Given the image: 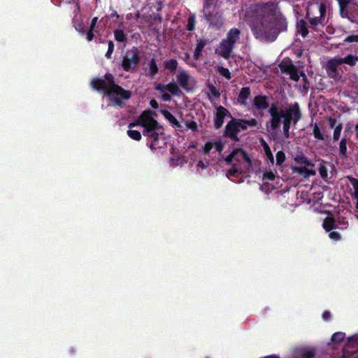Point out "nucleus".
Masks as SVG:
<instances>
[{
  "label": "nucleus",
  "mask_w": 358,
  "mask_h": 358,
  "mask_svg": "<svg viewBox=\"0 0 358 358\" xmlns=\"http://www.w3.org/2000/svg\"><path fill=\"white\" fill-rule=\"evenodd\" d=\"M285 20L273 12L257 16L252 22V29L257 38L273 41L278 34L286 29Z\"/></svg>",
  "instance_id": "1"
},
{
  "label": "nucleus",
  "mask_w": 358,
  "mask_h": 358,
  "mask_svg": "<svg viewBox=\"0 0 358 358\" xmlns=\"http://www.w3.org/2000/svg\"><path fill=\"white\" fill-rule=\"evenodd\" d=\"M271 115V127L272 130H277L280 125L281 120L283 118V132L286 138H289V129L291 121L295 123L301 118V113L299 105L294 104L285 110L280 109L275 104H272L268 110Z\"/></svg>",
  "instance_id": "2"
},
{
  "label": "nucleus",
  "mask_w": 358,
  "mask_h": 358,
  "mask_svg": "<svg viewBox=\"0 0 358 358\" xmlns=\"http://www.w3.org/2000/svg\"><path fill=\"white\" fill-rule=\"evenodd\" d=\"M93 88L102 90L107 93L110 97L114 95L120 96L124 99H128L131 96V92L123 90L120 86L113 84V86H108L104 80H94L92 82Z\"/></svg>",
  "instance_id": "3"
},
{
  "label": "nucleus",
  "mask_w": 358,
  "mask_h": 358,
  "mask_svg": "<svg viewBox=\"0 0 358 358\" xmlns=\"http://www.w3.org/2000/svg\"><path fill=\"white\" fill-rule=\"evenodd\" d=\"M240 31L237 29L230 30L228 34L227 39L222 41L219 48L217 50L218 54L225 59H228L230 56L231 50L235 42L238 38Z\"/></svg>",
  "instance_id": "4"
},
{
  "label": "nucleus",
  "mask_w": 358,
  "mask_h": 358,
  "mask_svg": "<svg viewBox=\"0 0 358 358\" xmlns=\"http://www.w3.org/2000/svg\"><path fill=\"white\" fill-rule=\"evenodd\" d=\"M326 7L324 3H311L307 8V17L313 26L320 23L321 20L324 17Z\"/></svg>",
  "instance_id": "5"
},
{
  "label": "nucleus",
  "mask_w": 358,
  "mask_h": 358,
  "mask_svg": "<svg viewBox=\"0 0 358 358\" xmlns=\"http://www.w3.org/2000/svg\"><path fill=\"white\" fill-rule=\"evenodd\" d=\"M150 110L144 111L138 117V123L145 128L143 135H148L150 132L159 129L157 122L151 116Z\"/></svg>",
  "instance_id": "6"
},
{
  "label": "nucleus",
  "mask_w": 358,
  "mask_h": 358,
  "mask_svg": "<svg viewBox=\"0 0 358 358\" xmlns=\"http://www.w3.org/2000/svg\"><path fill=\"white\" fill-rule=\"evenodd\" d=\"M138 63V51L137 48H133L132 49L127 51L122 62V66L125 71H128L131 69H135Z\"/></svg>",
  "instance_id": "7"
},
{
  "label": "nucleus",
  "mask_w": 358,
  "mask_h": 358,
  "mask_svg": "<svg viewBox=\"0 0 358 358\" xmlns=\"http://www.w3.org/2000/svg\"><path fill=\"white\" fill-rule=\"evenodd\" d=\"M341 65L338 57H335L328 60L325 64V69L328 73L329 77L338 80L341 79V76L338 72V66Z\"/></svg>",
  "instance_id": "8"
},
{
  "label": "nucleus",
  "mask_w": 358,
  "mask_h": 358,
  "mask_svg": "<svg viewBox=\"0 0 358 358\" xmlns=\"http://www.w3.org/2000/svg\"><path fill=\"white\" fill-rule=\"evenodd\" d=\"M279 67L282 73L289 75L292 80L298 81L299 79V74L298 69L290 62H283L279 64Z\"/></svg>",
  "instance_id": "9"
},
{
  "label": "nucleus",
  "mask_w": 358,
  "mask_h": 358,
  "mask_svg": "<svg viewBox=\"0 0 358 358\" xmlns=\"http://www.w3.org/2000/svg\"><path fill=\"white\" fill-rule=\"evenodd\" d=\"M240 155L249 165L251 164V159L249 156L246 154V152L241 149H236L232 151V152L225 158V161L227 163H231L236 156Z\"/></svg>",
  "instance_id": "10"
},
{
  "label": "nucleus",
  "mask_w": 358,
  "mask_h": 358,
  "mask_svg": "<svg viewBox=\"0 0 358 358\" xmlns=\"http://www.w3.org/2000/svg\"><path fill=\"white\" fill-rule=\"evenodd\" d=\"M228 113V110L222 106H219L217 108L216 116L215 118V127L217 129H219L222 126L224 118Z\"/></svg>",
  "instance_id": "11"
},
{
  "label": "nucleus",
  "mask_w": 358,
  "mask_h": 358,
  "mask_svg": "<svg viewBox=\"0 0 358 358\" xmlns=\"http://www.w3.org/2000/svg\"><path fill=\"white\" fill-rule=\"evenodd\" d=\"M239 132L238 127L236 122H229L225 129V134L234 140H237V134Z\"/></svg>",
  "instance_id": "12"
},
{
  "label": "nucleus",
  "mask_w": 358,
  "mask_h": 358,
  "mask_svg": "<svg viewBox=\"0 0 358 358\" xmlns=\"http://www.w3.org/2000/svg\"><path fill=\"white\" fill-rule=\"evenodd\" d=\"M190 77L185 72H180L177 76V80L180 85L186 90H189V83Z\"/></svg>",
  "instance_id": "13"
},
{
  "label": "nucleus",
  "mask_w": 358,
  "mask_h": 358,
  "mask_svg": "<svg viewBox=\"0 0 358 358\" xmlns=\"http://www.w3.org/2000/svg\"><path fill=\"white\" fill-rule=\"evenodd\" d=\"M292 169L294 172H297L298 173L303 176L305 178H308L310 176H315L316 174L315 171L313 169H308L306 167L292 166Z\"/></svg>",
  "instance_id": "14"
},
{
  "label": "nucleus",
  "mask_w": 358,
  "mask_h": 358,
  "mask_svg": "<svg viewBox=\"0 0 358 358\" xmlns=\"http://www.w3.org/2000/svg\"><path fill=\"white\" fill-rule=\"evenodd\" d=\"M254 105L258 109H265L268 105L266 101V97L265 96L259 95L255 97L254 99Z\"/></svg>",
  "instance_id": "15"
},
{
  "label": "nucleus",
  "mask_w": 358,
  "mask_h": 358,
  "mask_svg": "<svg viewBox=\"0 0 358 358\" xmlns=\"http://www.w3.org/2000/svg\"><path fill=\"white\" fill-rule=\"evenodd\" d=\"M250 95V90L249 87H243L238 94V101L243 105L247 104V99Z\"/></svg>",
  "instance_id": "16"
},
{
  "label": "nucleus",
  "mask_w": 358,
  "mask_h": 358,
  "mask_svg": "<svg viewBox=\"0 0 358 358\" xmlns=\"http://www.w3.org/2000/svg\"><path fill=\"white\" fill-rule=\"evenodd\" d=\"M339 3L340 14L343 17H348V12L347 10L348 5L351 0H337Z\"/></svg>",
  "instance_id": "17"
},
{
  "label": "nucleus",
  "mask_w": 358,
  "mask_h": 358,
  "mask_svg": "<svg viewBox=\"0 0 358 358\" xmlns=\"http://www.w3.org/2000/svg\"><path fill=\"white\" fill-rule=\"evenodd\" d=\"M341 64H347L350 66H353L357 63V58H355V56L352 55H348L347 57L344 58L338 57Z\"/></svg>",
  "instance_id": "18"
},
{
  "label": "nucleus",
  "mask_w": 358,
  "mask_h": 358,
  "mask_svg": "<svg viewBox=\"0 0 358 358\" xmlns=\"http://www.w3.org/2000/svg\"><path fill=\"white\" fill-rule=\"evenodd\" d=\"M323 228L327 231H329L335 227V220L333 217H327L323 222Z\"/></svg>",
  "instance_id": "19"
},
{
  "label": "nucleus",
  "mask_w": 358,
  "mask_h": 358,
  "mask_svg": "<svg viewBox=\"0 0 358 358\" xmlns=\"http://www.w3.org/2000/svg\"><path fill=\"white\" fill-rule=\"evenodd\" d=\"M296 27H297V31L299 33H301L303 37H305L308 34V31L306 28V23L303 20H300L297 22Z\"/></svg>",
  "instance_id": "20"
},
{
  "label": "nucleus",
  "mask_w": 358,
  "mask_h": 358,
  "mask_svg": "<svg viewBox=\"0 0 358 358\" xmlns=\"http://www.w3.org/2000/svg\"><path fill=\"white\" fill-rule=\"evenodd\" d=\"M163 114L164 115V117L171 122L172 123L174 126L177 127H180V125L178 122V121L176 120V118L171 113H169V111L167 110H165V111H163Z\"/></svg>",
  "instance_id": "21"
},
{
  "label": "nucleus",
  "mask_w": 358,
  "mask_h": 358,
  "mask_svg": "<svg viewBox=\"0 0 358 358\" xmlns=\"http://www.w3.org/2000/svg\"><path fill=\"white\" fill-rule=\"evenodd\" d=\"M206 42L204 41V40H200L196 45V48L195 49V51H194V57L195 59H198L203 48H204V46L206 45Z\"/></svg>",
  "instance_id": "22"
},
{
  "label": "nucleus",
  "mask_w": 358,
  "mask_h": 358,
  "mask_svg": "<svg viewBox=\"0 0 358 358\" xmlns=\"http://www.w3.org/2000/svg\"><path fill=\"white\" fill-rule=\"evenodd\" d=\"M167 90L175 95H178L181 93L179 87L174 83L168 85Z\"/></svg>",
  "instance_id": "23"
},
{
  "label": "nucleus",
  "mask_w": 358,
  "mask_h": 358,
  "mask_svg": "<svg viewBox=\"0 0 358 358\" xmlns=\"http://www.w3.org/2000/svg\"><path fill=\"white\" fill-rule=\"evenodd\" d=\"M178 66V62L175 59H170L165 62V67L173 72H175Z\"/></svg>",
  "instance_id": "24"
},
{
  "label": "nucleus",
  "mask_w": 358,
  "mask_h": 358,
  "mask_svg": "<svg viewBox=\"0 0 358 358\" xmlns=\"http://www.w3.org/2000/svg\"><path fill=\"white\" fill-rule=\"evenodd\" d=\"M347 141L345 138H343L339 145V151L340 154L343 157H347L346 152H347Z\"/></svg>",
  "instance_id": "25"
},
{
  "label": "nucleus",
  "mask_w": 358,
  "mask_h": 358,
  "mask_svg": "<svg viewBox=\"0 0 358 358\" xmlns=\"http://www.w3.org/2000/svg\"><path fill=\"white\" fill-rule=\"evenodd\" d=\"M294 160L301 164L313 166V164L308 161V159L302 155L295 157Z\"/></svg>",
  "instance_id": "26"
},
{
  "label": "nucleus",
  "mask_w": 358,
  "mask_h": 358,
  "mask_svg": "<svg viewBox=\"0 0 358 358\" xmlns=\"http://www.w3.org/2000/svg\"><path fill=\"white\" fill-rule=\"evenodd\" d=\"M261 142H262V144L264 147V150L268 158L271 160V162L272 163H273V157L272 152L269 148V146L264 140H262Z\"/></svg>",
  "instance_id": "27"
},
{
  "label": "nucleus",
  "mask_w": 358,
  "mask_h": 358,
  "mask_svg": "<svg viewBox=\"0 0 358 358\" xmlns=\"http://www.w3.org/2000/svg\"><path fill=\"white\" fill-rule=\"evenodd\" d=\"M345 338V334L342 332L335 333L331 337V341L339 343Z\"/></svg>",
  "instance_id": "28"
},
{
  "label": "nucleus",
  "mask_w": 358,
  "mask_h": 358,
  "mask_svg": "<svg viewBox=\"0 0 358 358\" xmlns=\"http://www.w3.org/2000/svg\"><path fill=\"white\" fill-rule=\"evenodd\" d=\"M129 136L136 141H139L141 138V134L138 131L129 129L127 131Z\"/></svg>",
  "instance_id": "29"
},
{
  "label": "nucleus",
  "mask_w": 358,
  "mask_h": 358,
  "mask_svg": "<svg viewBox=\"0 0 358 358\" xmlns=\"http://www.w3.org/2000/svg\"><path fill=\"white\" fill-rule=\"evenodd\" d=\"M301 355V358H313L315 352L313 350H303Z\"/></svg>",
  "instance_id": "30"
},
{
  "label": "nucleus",
  "mask_w": 358,
  "mask_h": 358,
  "mask_svg": "<svg viewBox=\"0 0 358 358\" xmlns=\"http://www.w3.org/2000/svg\"><path fill=\"white\" fill-rule=\"evenodd\" d=\"M115 37L117 41L122 42L125 40V35L122 30H115Z\"/></svg>",
  "instance_id": "31"
},
{
  "label": "nucleus",
  "mask_w": 358,
  "mask_h": 358,
  "mask_svg": "<svg viewBox=\"0 0 358 358\" xmlns=\"http://www.w3.org/2000/svg\"><path fill=\"white\" fill-rule=\"evenodd\" d=\"M313 134L316 138L320 140H324V137L321 134L319 127L317 125V124H315L313 126Z\"/></svg>",
  "instance_id": "32"
},
{
  "label": "nucleus",
  "mask_w": 358,
  "mask_h": 358,
  "mask_svg": "<svg viewBox=\"0 0 358 358\" xmlns=\"http://www.w3.org/2000/svg\"><path fill=\"white\" fill-rule=\"evenodd\" d=\"M158 71L156 62L154 59H152L150 62V71L151 76H154L157 73Z\"/></svg>",
  "instance_id": "33"
},
{
  "label": "nucleus",
  "mask_w": 358,
  "mask_h": 358,
  "mask_svg": "<svg viewBox=\"0 0 358 358\" xmlns=\"http://www.w3.org/2000/svg\"><path fill=\"white\" fill-rule=\"evenodd\" d=\"M341 130H342V124H339L338 125H337L334 131V139L335 141L338 140L340 135H341Z\"/></svg>",
  "instance_id": "34"
},
{
  "label": "nucleus",
  "mask_w": 358,
  "mask_h": 358,
  "mask_svg": "<svg viewBox=\"0 0 358 358\" xmlns=\"http://www.w3.org/2000/svg\"><path fill=\"white\" fill-rule=\"evenodd\" d=\"M285 156L283 152L279 151L276 154V161L278 164L281 165L282 163L285 161Z\"/></svg>",
  "instance_id": "35"
},
{
  "label": "nucleus",
  "mask_w": 358,
  "mask_h": 358,
  "mask_svg": "<svg viewBox=\"0 0 358 358\" xmlns=\"http://www.w3.org/2000/svg\"><path fill=\"white\" fill-rule=\"evenodd\" d=\"M218 71H219V73L221 75H222L223 76H224L227 79H230L231 78L230 72L229 71V70L227 69H225L224 67H219Z\"/></svg>",
  "instance_id": "36"
},
{
  "label": "nucleus",
  "mask_w": 358,
  "mask_h": 358,
  "mask_svg": "<svg viewBox=\"0 0 358 358\" xmlns=\"http://www.w3.org/2000/svg\"><path fill=\"white\" fill-rule=\"evenodd\" d=\"M194 23H195L194 17V16L189 17V19H188V22H187V29L189 31H192V30L194 29Z\"/></svg>",
  "instance_id": "37"
},
{
  "label": "nucleus",
  "mask_w": 358,
  "mask_h": 358,
  "mask_svg": "<svg viewBox=\"0 0 358 358\" xmlns=\"http://www.w3.org/2000/svg\"><path fill=\"white\" fill-rule=\"evenodd\" d=\"M319 172L322 178H325L327 177V170L324 164H320L319 168Z\"/></svg>",
  "instance_id": "38"
},
{
  "label": "nucleus",
  "mask_w": 358,
  "mask_h": 358,
  "mask_svg": "<svg viewBox=\"0 0 358 358\" xmlns=\"http://www.w3.org/2000/svg\"><path fill=\"white\" fill-rule=\"evenodd\" d=\"M347 178L349 180V181L352 185L355 192L358 189V180L356 178H352V176H348Z\"/></svg>",
  "instance_id": "39"
},
{
  "label": "nucleus",
  "mask_w": 358,
  "mask_h": 358,
  "mask_svg": "<svg viewBox=\"0 0 358 358\" xmlns=\"http://www.w3.org/2000/svg\"><path fill=\"white\" fill-rule=\"evenodd\" d=\"M209 90L210 94L218 98L220 95V92L217 90V89L212 85H209Z\"/></svg>",
  "instance_id": "40"
},
{
  "label": "nucleus",
  "mask_w": 358,
  "mask_h": 358,
  "mask_svg": "<svg viewBox=\"0 0 358 358\" xmlns=\"http://www.w3.org/2000/svg\"><path fill=\"white\" fill-rule=\"evenodd\" d=\"M329 237L334 241L340 240L341 236L337 231H332L329 234Z\"/></svg>",
  "instance_id": "41"
},
{
  "label": "nucleus",
  "mask_w": 358,
  "mask_h": 358,
  "mask_svg": "<svg viewBox=\"0 0 358 358\" xmlns=\"http://www.w3.org/2000/svg\"><path fill=\"white\" fill-rule=\"evenodd\" d=\"M113 48H114V45H113V41H109L108 43V52L106 53V57H110V55L113 51Z\"/></svg>",
  "instance_id": "42"
},
{
  "label": "nucleus",
  "mask_w": 358,
  "mask_h": 358,
  "mask_svg": "<svg viewBox=\"0 0 358 358\" xmlns=\"http://www.w3.org/2000/svg\"><path fill=\"white\" fill-rule=\"evenodd\" d=\"M263 178L269 180H273L275 179V175L273 172H266L264 173Z\"/></svg>",
  "instance_id": "43"
},
{
  "label": "nucleus",
  "mask_w": 358,
  "mask_h": 358,
  "mask_svg": "<svg viewBox=\"0 0 358 358\" xmlns=\"http://www.w3.org/2000/svg\"><path fill=\"white\" fill-rule=\"evenodd\" d=\"M345 41L350 43L358 42V35L350 36L345 39Z\"/></svg>",
  "instance_id": "44"
},
{
  "label": "nucleus",
  "mask_w": 358,
  "mask_h": 358,
  "mask_svg": "<svg viewBox=\"0 0 358 358\" xmlns=\"http://www.w3.org/2000/svg\"><path fill=\"white\" fill-rule=\"evenodd\" d=\"M237 124V126L238 127V131H240L241 129H245L247 128L246 124L244 120H239L238 122H236Z\"/></svg>",
  "instance_id": "45"
},
{
  "label": "nucleus",
  "mask_w": 358,
  "mask_h": 358,
  "mask_svg": "<svg viewBox=\"0 0 358 358\" xmlns=\"http://www.w3.org/2000/svg\"><path fill=\"white\" fill-rule=\"evenodd\" d=\"M246 126L255 127L257 125V121L255 119H251L250 120H244Z\"/></svg>",
  "instance_id": "46"
},
{
  "label": "nucleus",
  "mask_w": 358,
  "mask_h": 358,
  "mask_svg": "<svg viewBox=\"0 0 358 358\" xmlns=\"http://www.w3.org/2000/svg\"><path fill=\"white\" fill-rule=\"evenodd\" d=\"M155 88H156V90H159V92H165L166 90H167L168 85H164L159 84L156 86Z\"/></svg>",
  "instance_id": "47"
},
{
  "label": "nucleus",
  "mask_w": 358,
  "mask_h": 358,
  "mask_svg": "<svg viewBox=\"0 0 358 358\" xmlns=\"http://www.w3.org/2000/svg\"><path fill=\"white\" fill-rule=\"evenodd\" d=\"M187 124V127L192 130H196L197 126H196V122H193V121H191V122H187L186 123Z\"/></svg>",
  "instance_id": "48"
},
{
  "label": "nucleus",
  "mask_w": 358,
  "mask_h": 358,
  "mask_svg": "<svg viewBox=\"0 0 358 358\" xmlns=\"http://www.w3.org/2000/svg\"><path fill=\"white\" fill-rule=\"evenodd\" d=\"M147 136L152 138L154 141H157L158 139V133H157L156 131L150 132Z\"/></svg>",
  "instance_id": "49"
},
{
  "label": "nucleus",
  "mask_w": 358,
  "mask_h": 358,
  "mask_svg": "<svg viewBox=\"0 0 358 358\" xmlns=\"http://www.w3.org/2000/svg\"><path fill=\"white\" fill-rule=\"evenodd\" d=\"M106 78L108 81L110 86H113V84H115L113 81V77L111 75H106Z\"/></svg>",
  "instance_id": "50"
},
{
  "label": "nucleus",
  "mask_w": 358,
  "mask_h": 358,
  "mask_svg": "<svg viewBox=\"0 0 358 358\" xmlns=\"http://www.w3.org/2000/svg\"><path fill=\"white\" fill-rule=\"evenodd\" d=\"M97 20H98V17H94L92 19V23H91V25H90L91 30H93L94 29Z\"/></svg>",
  "instance_id": "51"
},
{
  "label": "nucleus",
  "mask_w": 358,
  "mask_h": 358,
  "mask_svg": "<svg viewBox=\"0 0 358 358\" xmlns=\"http://www.w3.org/2000/svg\"><path fill=\"white\" fill-rule=\"evenodd\" d=\"M162 99L164 101H170L171 99V96L170 94H169L167 93H164L162 94Z\"/></svg>",
  "instance_id": "52"
},
{
  "label": "nucleus",
  "mask_w": 358,
  "mask_h": 358,
  "mask_svg": "<svg viewBox=\"0 0 358 358\" xmlns=\"http://www.w3.org/2000/svg\"><path fill=\"white\" fill-rule=\"evenodd\" d=\"M93 30H91V29H90V31L87 32V39L88 41H92L93 37H94V34H93V32H92Z\"/></svg>",
  "instance_id": "53"
},
{
  "label": "nucleus",
  "mask_w": 358,
  "mask_h": 358,
  "mask_svg": "<svg viewBox=\"0 0 358 358\" xmlns=\"http://www.w3.org/2000/svg\"><path fill=\"white\" fill-rule=\"evenodd\" d=\"M150 105L154 108H158V103H157V101L155 100V99H152L150 101Z\"/></svg>",
  "instance_id": "54"
},
{
  "label": "nucleus",
  "mask_w": 358,
  "mask_h": 358,
  "mask_svg": "<svg viewBox=\"0 0 358 358\" xmlns=\"http://www.w3.org/2000/svg\"><path fill=\"white\" fill-rule=\"evenodd\" d=\"M211 148H212V145L210 144H208V143L206 144L205 148H204V152L206 154H207L210 151Z\"/></svg>",
  "instance_id": "55"
},
{
  "label": "nucleus",
  "mask_w": 358,
  "mask_h": 358,
  "mask_svg": "<svg viewBox=\"0 0 358 358\" xmlns=\"http://www.w3.org/2000/svg\"><path fill=\"white\" fill-rule=\"evenodd\" d=\"M237 172V169L234 166L231 169H230L228 173L231 175V176H235L236 173Z\"/></svg>",
  "instance_id": "56"
},
{
  "label": "nucleus",
  "mask_w": 358,
  "mask_h": 358,
  "mask_svg": "<svg viewBox=\"0 0 358 358\" xmlns=\"http://www.w3.org/2000/svg\"><path fill=\"white\" fill-rule=\"evenodd\" d=\"M136 125H141V123H138V119L136 120L135 122L130 123L129 124V127L131 129Z\"/></svg>",
  "instance_id": "57"
},
{
  "label": "nucleus",
  "mask_w": 358,
  "mask_h": 358,
  "mask_svg": "<svg viewBox=\"0 0 358 358\" xmlns=\"http://www.w3.org/2000/svg\"><path fill=\"white\" fill-rule=\"evenodd\" d=\"M329 124H330L331 127L333 128L334 127V125H335L336 120L329 117Z\"/></svg>",
  "instance_id": "58"
},
{
  "label": "nucleus",
  "mask_w": 358,
  "mask_h": 358,
  "mask_svg": "<svg viewBox=\"0 0 358 358\" xmlns=\"http://www.w3.org/2000/svg\"><path fill=\"white\" fill-rule=\"evenodd\" d=\"M330 315H330V313H329V312H328V311H326V312H324V314H323V317H324L325 320H327V319H329V318L330 317Z\"/></svg>",
  "instance_id": "59"
},
{
  "label": "nucleus",
  "mask_w": 358,
  "mask_h": 358,
  "mask_svg": "<svg viewBox=\"0 0 358 358\" xmlns=\"http://www.w3.org/2000/svg\"><path fill=\"white\" fill-rule=\"evenodd\" d=\"M355 132L356 137L358 139V123L355 127Z\"/></svg>",
  "instance_id": "60"
},
{
  "label": "nucleus",
  "mask_w": 358,
  "mask_h": 358,
  "mask_svg": "<svg viewBox=\"0 0 358 358\" xmlns=\"http://www.w3.org/2000/svg\"><path fill=\"white\" fill-rule=\"evenodd\" d=\"M198 166H199V167H201V168H202V169H204V168H205V165H204L203 162H201V161L199 162V163H198Z\"/></svg>",
  "instance_id": "61"
},
{
  "label": "nucleus",
  "mask_w": 358,
  "mask_h": 358,
  "mask_svg": "<svg viewBox=\"0 0 358 358\" xmlns=\"http://www.w3.org/2000/svg\"><path fill=\"white\" fill-rule=\"evenodd\" d=\"M234 159H235L236 161H237V162H239V161H241V160H242V159H243V160H244V159H243L240 155H238V156H236V157L234 158Z\"/></svg>",
  "instance_id": "62"
},
{
  "label": "nucleus",
  "mask_w": 358,
  "mask_h": 358,
  "mask_svg": "<svg viewBox=\"0 0 358 358\" xmlns=\"http://www.w3.org/2000/svg\"><path fill=\"white\" fill-rule=\"evenodd\" d=\"M114 101L115 102L116 104H120L121 103V101L118 99V98H114Z\"/></svg>",
  "instance_id": "63"
},
{
  "label": "nucleus",
  "mask_w": 358,
  "mask_h": 358,
  "mask_svg": "<svg viewBox=\"0 0 358 358\" xmlns=\"http://www.w3.org/2000/svg\"><path fill=\"white\" fill-rule=\"evenodd\" d=\"M355 196L357 199H358V189L355 192Z\"/></svg>",
  "instance_id": "64"
}]
</instances>
